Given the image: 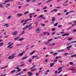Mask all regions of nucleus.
Masks as SVG:
<instances>
[{
	"label": "nucleus",
	"instance_id": "29",
	"mask_svg": "<svg viewBox=\"0 0 76 76\" xmlns=\"http://www.w3.org/2000/svg\"><path fill=\"white\" fill-rule=\"evenodd\" d=\"M12 18V16H10L8 17L7 19H10V18Z\"/></svg>",
	"mask_w": 76,
	"mask_h": 76
},
{
	"label": "nucleus",
	"instance_id": "16",
	"mask_svg": "<svg viewBox=\"0 0 76 76\" xmlns=\"http://www.w3.org/2000/svg\"><path fill=\"white\" fill-rule=\"evenodd\" d=\"M35 53V51H32L30 53V55H32L33 54H34Z\"/></svg>",
	"mask_w": 76,
	"mask_h": 76
},
{
	"label": "nucleus",
	"instance_id": "38",
	"mask_svg": "<svg viewBox=\"0 0 76 76\" xmlns=\"http://www.w3.org/2000/svg\"><path fill=\"white\" fill-rule=\"evenodd\" d=\"M28 14V12H26L24 13V15H26V14Z\"/></svg>",
	"mask_w": 76,
	"mask_h": 76
},
{
	"label": "nucleus",
	"instance_id": "30",
	"mask_svg": "<svg viewBox=\"0 0 76 76\" xmlns=\"http://www.w3.org/2000/svg\"><path fill=\"white\" fill-rule=\"evenodd\" d=\"M38 22L36 21V23H35V24L36 25V26H38Z\"/></svg>",
	"mask_w": 76,
	"mask_h": 76
},
{
	"label": "nucleus",
	"instance_id": "57",
	"mask_svg": "<svg viewBox=\"0 0 76 76\" xmlns=\"http://www.w3.org/2000/svg\"><path fill=\"white\" fill-rule=\"evenodd\" d=\"M6 6H10V4H8Z\"/></svg>",
	"mask_w": 76,
	"mask_h": 76
},
{
	"label": "nucleus",
	"instance_id": "27",
	"mask_svg": "<svg viewBox=\"0 0 76 76\" xmlns=\"http://www.w3.org/2000/svg\"><path fill=\"white\" fill-rule=\"evenodd\" d=\"M34 14H35V13H30L29 14V16H31L32 15H34Z\"/></svg>",
	"mask_w": 76,
	"mask_h": 76
},
{
	"label": "nucleus",
	"instance_id": "52",
	"mask_svg": "<svg viewBox=\"0 0 76 76\" xmlns=\"http://www.w3.org/2000/svg\"><path fill=\"white\" fill-rule=\"evenodd\" d=\"M69 13H70L69 12H66V15H69Z\"/></svg>",
	"mask_w": 76,
	"mask_h": 76
},
{
	"label": "nucleus",
	"instance_id": "9",
	"mask_svg": "<svg viewBox=\"0 0 76 76\" xmlns=\"http://www.w3.org/2000/svg\"><path fill=\"white\" fill-rule=\"evenodd\" d=\"M69 35V34H64L62 35V37H64V36H68Z\"/></svg>",
	"mask_w": 76,
	"mask_h": 76
},
{
	"label": "nucleus",
	"instance_id": "4",
	"mask_svg": "<svg viewBox=\"0 0 76 76\" xmlns=\"http://www.w3.org/2000/svg\"><path fill=\"white\" fill-rule=\"evenodd\" d=\"M72 47V45H70L69 46H68L66 48L67 50H68V51H69V50H70V48Z\"/></svg>",
	"mask_w": 76,
	"mask_h": 76
},
{
	"label": "nucleus",
	"instance_id": "14",
	"mask_svg": "<svg viewBox=\"0 0 76 76\" xmlns=\"http://www.w3.org/2000/svg\"><path fill=\"white\" fill-rule=\"evenodd\" d=\"M64 51V49H62L58 50V53H60V52H63V51Z\"/></svg>",
	"mask_w": 76,
	"mask_h": 76
},
{
	"label": "nucleus",
	"instance_id": "60",
	"mask_svg": "<svg viewBox=\"0 0 76 76\" xmlns=\"http://www.w3.org/2000/svg\"><path fill=\"white\" fill-rule=\"evenodd\" d=\"M56 45V44H55V43H53L52 44V46H54V45Z\"/></svg>",
	"mask_w": 76,
	"mask_h": 76
},
{
	"label": "nucleus",
	"instance_id": "62",
	"mask_svg": "<svg viewBox=\"0 0 76 76\" xmlns=\"http://www.w3.org/2000/svg\"><path fill=\"white\" fill-rule=\"evenodd\" d=\"M18 9H22V7H21V6H19Z\"/></svg>",
	"mask_w": 76,
	"mask_h": 76
},
{
	"label": "nucleus",
	"instance_id": "18",
	"mask_svg": "<svg viewBox=\"0 0 76 76\" xmlns=\"http://www.w3.org/2000/svg\"><path fill=\"white\" fill-rule=\"evenodd\" d=\"M31 26H32L31 24H30V25H29L28 26H26V28H29V27H31Z\"/></svg>",
	"mask_w": 76,
	"mask_h": 76
},
{
	"label": "nucleus",
	"instance_id": "25",
	"mask_svg": "<svg viewBox=\"0 0 76 76\" xmlns=\"http://www.w3.org/2000/svg\"><path fill=\"white\" fill-rule=\"evenodd\" d=\"M72 39H73L72 38L69 37V39H68V41H70V40H72Z\"/></svg>",
	"mask_w": 76,
	"mask_h": 76
},
{
	"label": "nucleus",
	"instance_id": "61",
	"mask_svg": "<svg viewBox=\"0 0 76 76\" xmlns=\"http://www.w3.org/2000/svg\"><path fill=\"white\" fill-rule=\"evenodd\" d=\"M44 74L45 75H47L48 73H47V72H46L44 73Z\"/></svg>",
	"mask_w": 76,
	"mask_h": 76
},
{
	"label": "nucleus",
	"instance_id": "33",
	"mask_svg": "<svg viewBox=\"0 0 76 76\" xmlns=\"http://www.w3.org/2000/svg\"><path fill=\"white\" fill-rule=\"evenodd\" d=\"M70 64H71V65H72V66H74V64L72 65L73 64V63L72 62H70L69 63Z\"/></svg>",
	"mask_w": 76,
	"mask_h": 76
},
{
	"label": "nucleus",
	"instance_id": "42",
	"mask_svg": "<svg viewBox=\"0 0 76 76\" xmlns=\"http://www.w3.org/2000/svg\"><path fill=\"white\" fill-rule=\"evenodd\" d=\"M68 70H71L72 71H75V70H72L70 69H68Z\"/></svg>",
	"mask_w": 76,
	"mask_h": 76
},
{
	"label": "nucleus",
	"instance_id": "6",
	"mask_svg": "<svg viewBox=\"0 0 76 76\" xmlns=\"http://www.w3.org/2000/svg\"><path fill=\"white\" fill-rule=\"evenodd\" d=\"M12 34L13 35H17V34H18V31H14L13 33Z\"/></svg>",
	"mask_w": 76,
	"mask_h": 76
},
{
	"label": "nucleus",
	"instance_id": "63",
	"mask_svg": "<svg viewBox=\"0 0 76 76\" xmlns=\"http://www.w3.org/2000/svg\"><path fill=\"white\" fill-rule=\"evenodd\" d=\"M41 25H42V26H45V24H42Z\"/></svg>",
	"mask_w": 76,
	"mask_h": 76
},
{
	"label": "nucleus",
	"instance_id": "7",
	"mask_svg": "<svg viewBox=\"0 0 76 76\" xmlns=\"http://www.w3.org/2000/svg\"><path fill=\"white\" fill-rule=\"evenodd\" d=\"M13 47V46H12V45H9L7 47V48H12Z\"/></svg>",
	"mask_w": 76,
	"mask_h": 76
},
{
	"label": "nucleus",
	"instance_id": "39",
	"mask_svg": "<svg viewBox=\"0 0 76 76\" xmlns=\"http://www.w3.org/2000/svg\"><path fill=\"white\" fill-rule=\"evenodd\" d=\"M58 25V23H56L55 24H54V26H57Z\"/></svg>",
	"mask_w": 76,
	"mask_h": 76
},
{
	"label": "nucleus",
	"instance_id": "45",
	"mask_svg": "<svg viewBox=\"0 0 76 76\" xmlns=\"http://www.w3.org/2000/svg\"><path fill=\"white\" fill-rule=\"evenodd\" d=\"M69 12V13L73 12H75V11H70Z\"/></svg>",
	"mask_w": 76,
	"mask_h": 76
},
{
	"label": "nucleus",
	"instance_id": "3",
	"mask_svg": "<svg viewBox=\"0 0 76 76\" xmlns=\"http://www.w3.org/2000/svg\"><path fill=\"white\" fill-rule=\"evenodd\" d=\"M25 53V52H22L21 53H19L18 56H19L20 57H22V56H23V54Z\"/></svg>",
	"mask_w": 76,
	"mask_h": 76
},
{
	"label": "nucleus",
	"instance_id": "31",
	"mask_svg": "<svg viewBox=\"0 0 76 76\" xmlns=\"http://www.w3.org/2000/svg\"><path fill=\"white\" fill-rule=\"evenodd\" d=\"M4 26H6V27H8L9 26V25L8 24H6L5 25H4Z\"/></svg>",
	"mask_w": 76,
	"mask_h": 76
},
{
	"label": "nucleus",
	"instance_id": "40",
	"mask_svg": "<svg viewBox=\"0 0 76 76\" xmlns=\"http://www.w3.org/2000/svg\"><path fill=\"white\" fill-rule=\"evenodd\" d=\"M68 54H69L68 53H65L64 54V56H66V55H67Z\"/></svg>",
	"mask_w": 76,
	"mask_h": 76
},
{
	"label": "nucleus",
	"instance_id": "12",
	"mask_svg": "<svg viewBox=\"0 0 76 76\" xmlns=\"http://www.w3.org/2000/svg\"><path fill=\"white\" fill-rule=\"evenodd\" d=\"M54 63H52L50 64V67H52L54 65Z\"/></svg>",
	"mask_w": 76,
	"mask_h": 76
},
{
	"label": "nucleus",
	"instance_id": "58",
	"mask_svg": "<svg viewBox=\"0 0 76 76\" xmlns=\"http://www.w3.org/2000/svg\"><path fill=\"white\" fill-rule=\"evenodd\" d=\"M52 30L53 31H55V28H53L52 29Z\"/></svg>",
	"mask_w": 76,
	"mask_h": 76
},
{
	"label": "nucleus",
	"instance_id": "48",
	"mask_svg": "<svg viewBox=\"0 0 76 76\" xmlns=\"http://www.w3.org/2000/svg\"><path fill=\"white\" fill-rule=\"evenodd\" d=\"M16 53H13L12 54V56H15V55H16Z\"/></svg>",
	"mask_w": 76,
	"mask_h": 76
},
{
	"label": "nucleus",
	"instance_id": "59",
	"mask_svg": "<svg viewBox=\"0 0 76 76\" xmlns=\"http://www.w3.org/2000/svg\"><path fill=\"white\" fill-rule=\"evenodd\" d=\"M42 16H43V15H41L39 16V18H42Z\"/></svg>",
	"mask_w": 76,
	"mask_h": 76
},
{
	"label": "nucleus",
	"instance_id": "34",
	"mask_svg": "<svg viewBox=\"0 0 76 76\" xmlns=\"http://www.w3.org/2000/svg\"><path fill=\"white\" fill-rule=\"evenodd\" d=\"M3 5H1V4H0V7H2V8H3Z\"/></svg>",
	"mask_w": 76,
	"mask_h": 76
},
{
	"label": "nucleus",
	"instance_id": "55",
	"mask_svg": "<svg viewBox=\"0 0 76 76\" xmlns=\"http://www.w3.org/2000/svg\"><path fill=\"white\" fill-rule=\"evenodd\" d=\"M29 62L30 63H31V62H32V59H29Z\"/></svg>",
	"mask_w": 76,
	"mask_h": 76
},
{
	"label": "nucleus",
	"instance_id": "5",
	"mask_svg": "<svg viewBox=\"0 0 76 76\" xmlns=\"http://www.w3.org/2000/svg\"><path fill=\"white\" fill-rule=\"evenodd\" d=\"M14 56L12 55L11 56H10L9 57H8V59H11V60H12V59H13V58H14Z\"/></svg>",
	"mask_w": 76,
	"mask_h": 76
},
{
	"label": "nucleus",
	"instance_id": "37",
	"mask_svg": "<svg viewBox=\"0 0 76 76\" xmlns=\"http://www.w3.org/2000/svg\"><path fill=\"white\" fill-rule=\"evenodd\" d=\"M58 28H61V27H62V26L61 25H59L58 26Z\"/></svg>",
	"mask_w": 76,
	"mask_h": 76
},
{
	"label": "nucleus",
	"instance_id": "22",
	"mask_svg": "<svg viewBox=\"0 0 76 76\" xmlns=\"http://www.w3.org/2000/svg\"><path fill=\"white\" fill-rule=\"evenodd\" d=\"M20 38V37H17L15 38L14 39V40H16L17 39H19V38Z\"/></svg>",
	"mask_w": 76,
	"mask_h": 76
},
{
	"label": "nucleus",
	"instance_id": "23",
	"mask_svg": "<svg viewBox=\"0 0 76 76\" xmlns=\"http://www.w3.org/2000/svg\"><path fill=\"white\" fill-rule=\"evenodd\" d=\"M55 20H56V18L54 17H53L52 20V22H54V21H55Z\"/></svg>",
	"mask_w": 76,
	"mask_h": 76
},
{
	"label": "nucleus",
	"instance_id": "1",
	"mask_svg": "<svg viewBox=\"0 0 76 76\" xmlns=\"http://www.w3.org/2000/svg\"><path fill=\"white\" fill-rule=\"evenodd\" d=\"M10 0H6L4 1V2H3L2 3V4H6V3H8V2H10Z\"/></svg>",
	"mask_w": 76,
	"mask_h": 76
},
{
	"label": "nucleus",
	"instance_id": "21",
	"mask_svg": "<svg viewBox=\"0 0 76 76\" xmlns=\"http://www.w3.org/2000/svg\"><path fill=\"white\" fill-rule=\"evenodd\" d=\"M24 39V38H21L20 39H19V41H23Z\"/></svg>",
	"mask_w": 76,
	"mask_h": 76
},
{
	"label": "nucleus",
	"instance_id": "28",
	"mask_svg": "<svg viewBox=\"0 0 76 76\" xmlns=\"http://www.w3.org/2000/svg\"><path fill=\"white\" fill-rule=\"evenodd\" d=\"M3 45V43L1 42V43H0V47L2 46Z\"/></svg>",
	"mask_w": 76,
	"mask_h": 76
},
{
	"label": "nucleus",
	"instance_id": "24",
	"mask_svg": "<svg viewBox=\"0 0 76 76\" xmlns=\"http://www.w3.org/2000/svg\"><path fill=\"white\" fill-rule=\"evenodd\" d=\"M19 66H20V65H18L17 66H18L16 67L15 68V69H17V70L19 69Z\"/></svg>",
	"mask_w": 76,
	"mask_h": 76
},
{
	"label": "nucleus",
	"instance_id": "36",
	"mask_svg": "<svg viewBox=\"0 0 76 76\" xmlns=\"http://www.w3.org/2000/svg\"><path fill=\"white\" fill-rule=\"evenodd\" d=\"M49 43H50V42H45V44H46V45H47L48 44H49Z\"/></svg>",
	"mask_w": 76,
	"mask_h": 76
},
{
	"label": "nucleus",
	"instance_id": "51",
	"mask_svg": "<svg viewBox=\"0 0 76 76\" xmlns=\"http://www.w3.org/2000/svg\"><path fill=\"white\" fill-rule=\"evenodd\" d=\"M76 25V24H73L72 26V27H73L74 26H75Z\"/></svg>",
	"mask_w": 76,
	"mask_h": 76
},
{
	"label": "nucleus",
	"instance_id": "54",
	"mask_svg": "<svg viewBox=\"0 0 76 76\" xmlns=\"http://www.w3.org/2000/svg\"><path fill=\"white\" fill-rule=\"evenodd\" d=\"M28 20H32V19H31V18H28Z\"/></svg>",
	"mask_w": 76,
	"mask_h": 76
},
{
	"label": "nucleus",
	"instance_id": "35",
	"mask_svg": "<svg viewBox=\"0 0 76 76\" xmlns=\"http://www.w3.org/2000/svg\"><path fill=\"white\" fill-rule=\"evenodd\" d=\"M20 70H21V69H19L17 71V72H20Z\"/></svg>",
	"mask_w": 76,
	"mask_h": 76
},
{
	"label": "nucleus",
	"instance_id": "26",
	"mask_svg": "<svg viewBox=\"0 0 76 76\" xmlns=\"http://www.w3.org/2000/svg\"><path fill=\"white\" fill-rule=\"evenodd\" d=\"M25 33V31H23L22 32H21V35H23Z\"/></svg>",
	"mask_w": 76,
	"mask_h": 76
},
{
	"label": "nucleus",
	"instance_id": "41",
	"mask_svg": "<svg viewBox=\"0 0 76 76\" xmlns=\"http://www.w3.org/2000/svg\"><path fill=\"white\" fill-rule=\"evenodd\" d=\"M37 70V69H34L31 70V72H34V71H35Z\"/></svg>",
	"mask_w": 76,
	"mask_h": 76
},
{
	"label": "nucleus",
	"instance_id": "46",
	"mask_svg": "<svg viewBox=\"0 0 76 76\" xmlns=\"http://www.w3.org/2000/svg\"><path fill=\"white\" fill-rule=\"evenodd\" d=\"M20 65L19 66H20L21 67H22V66H23L25 65V64H22L21 65Z\"/></svg>",
	"mask_w": 76,
	"mask_h": 76
},
{
	"label": "nucleus",
	"instance_id": "47",
	"mask_svg": "<svg viewBox=\"0 0 76 76\" xmlns=\"http://www.w3.org/2000/svg\"><path fill=\"white\" fill-rule=\"evenodd\" d=\"M75 42L76 43V41H74L71 42V43H74Z\"/></svg>",
	"mask_w": 76,
	"mask_h": 76
},
{
	"label": "nucleus",
	"instance_id": "8",
	"mask_svg": "<svg viewBox=\"0 0 76 76\" xmlns=\"http://www.w3.org/2000/svg\"><path fill=\"white\" fill-rule=\"evenodd\" d=\"M27 74H28V75H29L28 76H31L33 75V74H32V73H31V72H28L27 73Z\"/></svg>",
	"mask_w": 76,
	"mask_h": 76
},
{
	"label": "nucleus",
	"instance_id": "10",
	"mask_svg": "<svg viewBox=\"0 0 76 76\" xmlns=\"http://www.w3.org/2000/svg\"><path fill=\"white\" fill-rule=\"evenodd\" d=\"M17 15L18 17H20V16H23V14L18 13Z\"/></svg>",
	"mask_w": 76,
	"mask_h": 76
},
{
	"label": "nucleus",
	"instance_id": "49",
	"mask_svg": "<svg viewBox=\"0 0 76 76\" xmlns=\"http://www.w3.org/2000/svg\"><path fill=\"white\" fill-rule=\"evenodd\" d=\"M62 71V70H60L59 72H58V74H60V73H61Z\"/></svg>",
	"mask_w": 76,
	"mask_h": 76
},
{
	"label": "nucleus",
	"instance_id": "11",
	"mask_svg": "<svg viewBox=\"0 0 76 76\" xmlns=\"http://www.w3.org/2000/svg\"><path fill=\"white\" fill-rule=\"evenodd\" d=\"M57 11H58V10L56 9H54L53 10H52L51 11H50L51 13H52V12H56Z\"/></svg>",
	"mask_w": 76,
	"mask_h": 76
},
{
	"label": "nucleus",
	"instance_id": "44",
	"mask_svg": "<svg viewBox=\"0 0 76 76\" xmlns=\"http://www.w3.org/2000/svg\"><path fill=\"white\" fill-rule=\"evenodd\" d=\"M57 53H55L53 54V56H55V55H57Z\"/></svg>",
	"mask_w": 76,
	"mask_h": 76
},
{
	"label": "nucleus",
	"instance_id": "13",
	"mask_svg": "<svg viewBox=\"0 0 76 76\" xmlns=\"http://www.w3.org/2000/svg\"><path fill=\"white\" fill-rule=\"evenodd\" d=\"M64 66L60 67L58 69V71H59V70H61V69H62V68H64Z\"/></svg>",
	"mask_w": 76,
	"mask_h": 76
},
{
	"label": "nucleus",
	"instance_id": "53",
	"mask_svg": "<svg viewBox=\"0 0 76 76\" xmlns=\"http://www.w3.org/2000/svg\"><path fill=\"white\" fill-rule=\"evenodd\" d=\"M23 72H25V71H27V69H23Z\"/></svg>",
	"mask_w": 76,
	"mask_h": 76
},
{
	"label": "nucleus",
	"instance_id": "20",
	"mask_svg": "<svg viewBox=\"0 0 76 76\" xmlns=\"http://www.w3.org/2000/svg\"><path fill=\"white\" fill-rule=\"evenodd\" d=\"M8 67V66H7L4 67H2L1 68V69H5V68H6Z\"/></svg>",
	"mask_w": 76,
	"mask_h": 76
},
{
	"label": "nucleus",
	"instance_id": "32",
	"mask_svg": "<svg viewBox=\"0 0 76 76\" xmlns=\"http://www.w3.org/2000/svg\"><path fill=\"white\" fill-rule=\"evenodd\" d=\"M47 7H44V8H43L42 9L43 10H45V9H47Z\"/></svg>",
	"mask_w": 76,
	"mask_h": 76
},
{
	"label": "nucleus",
	"instance_id": "56",
	"mask_svg": "<svg viewBox=\"0 0 76 76\" xmlns=\"http://www.w3.org/2000/svg\"><path fill=\"white\" fill-rule=\"evenodd\" d=\"M41 4H42V3H39L38 4H37V5L39 6V5H41Z\"/></svg>",
	"mask_w": 76,
	"mask_h": 76
},
{
	"label": "nucleus",
	"instance_id": "64",
	"mask_svg": "<svg viewBox=\"0 0 76 76\" xmlns=\"http://www.w3.org/2000/svg\"><path fill=\"white\" fill-rule=\"evenodd\" d=\"M73 31L74 32H76V29H74L73 30Z\"/></svg>",
	"mask_w": 76,
	"mask_h": 76
},
{
	"label": "nucleus",
	"instance_id": "17",
	"mask_svg": "<svg viewBox=\"0 0 76 76\" xmlns=\"http://www.w3.org/2000/svg\"><path fill=\"white\" fill-rule=\"evenodd\" d=\"M52 41H53V39H49L48 40V42H49V43L50 42Z\"/></svg>",
	"mask_w": 76,
	"mask_h": 76
},
{
	"label": "nucleus",
	"instance_id": "43",
	"mask_svg": "<svg viewBox=\"0 0 76 76\" xmlns=\"http://www.w3.org/2000/svg\"><path fill=\"white\" fill-rule=\"evenodd\" d=\"M70 44V43H67V44H66V46H69V44Z\"/></svg>",
	"mask_w": 76,
	"mask_h": 76
},
{
	"label": "nucleus",
	"instance_id": "2",
	"mask_svg": "<svg viewBox=\"0 0 76 76\" xmlns=\"http://www.w3.org/2000/svg\"><path fill=\"white\" fill-rule=\"evenodd\" d=\"M41 30V29L40 28H37L36 29V32L37 33H39L40 32V30Z\"/></svg>",
	"mask_w": 76,
	"mask_h": 76
},
{
	"label": "nucleus",
	"instance_id": "19",
	"mask_svg": "<svg viewBox=\"0 0 76 76\" xmlns=\"http://www.w3.org/2000/svg\"><path fill=\"white\" fill-rule=\"evenodd\" d=\"M15 71H16V70L14 69L13 70H12L11 72L12 73H15Z\"/></svg>",
	"mask_w": 76,
	"mask_h": 76
},
{
	"label": "nucleus",
	"instance_id": "15",
	"mask_svg": "<svg viewBox=\"0 0 76 76\" xmlns=\"http://www.w3.org/2000/svg\"><path fill=\"white\" fill-rule=\"evenodd\" d=\"M26 58H28V56H25L24 57L22 58V60H25V59H26Z\"/></svg>",
	"mask_w": 76,
	"mask_h": 76
},
{
	"label": "nucleus",
	"instance_id": "50",
	"mask_svg": "<svg viewBox=\"0 0 76 76\" xmlns=\"http://www.w3.org/2000/svg\"><path fill=\"white\" fill-rule=\"evenodd\" d=\"M26 29H27V28H26V27H25L24 28H23V30H25Z\"/></svg>",
	"mask_w": 76,
	"mask_h": 76
}]
</instances>
